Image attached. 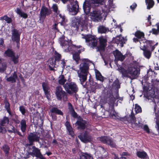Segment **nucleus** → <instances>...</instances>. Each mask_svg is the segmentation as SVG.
Segmentation results:
<instances>
[{"label":"nucleus","mask_w":159,"mask_h":159,"mask_svg":"<svg viewBox=\"0 0 159 159\" xmlns=\"http://www.w3.org/2000/svg\"><path fill=\"white\" fill-rule=\"evenodd\" d=\"M12 36L11 40L13 42H17L20 41V33H19V31L14 29L11 31Z\"/></svg>","instance_id":"dca6fc26"},{"label":"nucleus","mask_w":159,"mask_h":159,"mask_svg":"<svg viewBox=\"0 0 159 159\" xmlns=\"http://www.w3.org/2000/svg\"><path fill=\"white\" fill-rule=\"evenodd\" d=\"M5 54L8 57H11L15 55V52L12 49H8L5 52Z\"/></svg>","instance_id":"e433bc0d"},{"label":"nucleus","mask_w":159,"mask_h":159,"mask_svg":"<svg viewBox=\"0 0 159 159\" xmlns=\"http://www.w3.org/2000/svg\"><path fill=\"white\" fill-rule=\"evenodd\" d=\"M61 61V67H62L63 68H64L65 67V66H66V63L64 59L62 60Z\"/></svg>","instance_id":"338daca9"},{"label":"nucleus","mask_w":159,"mask_h":159,"mask_svg":"<svg viewBox=\"0 0 159 159\" xmlns=\"http://www.w3.org/2000/svg\"><path fill=\"white\" fill-rule=\"evenodd\" d=\"M9 122V120L8 117L5 116L3 119L1 121V125L2 126H4L6 124H8Z\"/></svg>","instance_id":"c03bdc74"},{"label":"nucleus","mask_w":159,"mask_h":159,"mask_svg":"<svg viewBox=\"0 0 159 159\" xmlns=\"http://www.w3.org/2000/svg\"><path fill=\"white\" fill-rule=\"evenodd\" d=\"M69 42L68 41L65 40V41H64V42H63L61 43L60 44L62 46H66V47H67L68 46V48L69 46H72V45L70 46L69 45Z\"/></svg>","instance_id":"5fc2aeb1"},{"label":"nucleus","mask_w":159,"mask_h":159,"mask_svg":"<svg viewBox=\"0 0 159 159\" xmlns=\"http://www.w3.org/2000/svg\"><path fill=\"white\" fill-rule=\"evenodd\" d=\"M70 114L72 115V116L75 118H76L77 117L78 115L77 114L75 111H73L71 112L70 113Z\"/></svg>","instance_id":"052dcab7"},{"label":"nucleus","mask_w":159,"mask_h":159,"mask_svg":"<svg viewBox=\"0 0 159 159\" xmlns=\"http://www.w3.org/2000/svg\"><path fill=\"white\" fill-rule=\"evenodd\" d=\"M80 23V26L82 28L83 30H85L87 29L88 22L87 20L85 19L82 20V21Z\"/></svg>","instance_id":"2f4dec72"},{"label":"nucleus","mask_w":159,"mask_h":159,"mask_svg":"<svg viewBox=\"0 0 159 159\" xmlns=\"http://www.w3.org/2000/svg\"><path fill=\"white\" fill-rule=\"evenodd\" d=\"M65 36L64 35L61 36V37L59 38V41L60 42V44L62 43L63 42L65 41Z\"/></svg>","instance_id":"e2e57ef3"},{"label":"nucleus","mask_w":159,"mask_h":159,"mask_svg":"<svg viewBox=\"0 0 159 159\" xmlns=\"http://www.w3.org/2000/svg\"><path fill=\"white\" fill-rule=\"evenodd\" d=\"M114 55L117 61H123L128 54L130 56L131 54L129 52H127L125 55H123L122 53L118 50H116L114 53Z\"/></svg>","instance_id":"4468645a"},{"label":"nucleus","mask_w":159,"mask_h":159,"mask_svg":"<svg viewBox=\"0 0 159 159\" xmlns=\"http://www.w3.org/2000/svg\"><path fill=\"white\" fill-rule=\"evenodd\" d=\"M6 132V130L5 128L0 126V133H4Z\"/></svg>","instance_id":"69168bd1"},{"label":"nucleus","mask_w":159,"mask_h":159,"mask_svg":"<svg viewBox=\"0 0 159 159\" xmlns=\"http://www.w3.org/2000/svg\"><path fill=\"white\" fill-rule=\"evenodd\" d=\"M16 12L20 17H23L24 19H26L28 17L27 14L23 11H22V10L18 8L16 9Z\"/></svg>","instance_id":"c85d7f7f"},{"label":"nucleus","mask_w":159,"mask_h":159,"mask_svg":"<svg viewBox=\"0 0 159 159\" xmlns=\"http://www.w3.org/2000/svg\"><path fill=\"white\" fill-rule=\"evenodd\" d=\"M79 66V71L78 72V75L81 84L84 86L85 82L87 79V76L89 73V62L90 60L88 59H84Z\"/></svg>","instance_id":"f03ea898"},{"label":"nucleus","mask_w":159,"mask_h":159,"mask_svg":"<svg viewBox=\"0 0 159 159\" xmlns=\"http://www.w3.org/2000/svg\"><path fill=\"white\" fill-rule=\"evenodd\" d=\"M63 87L66 92L70 94L76 93L79 90L77 85L73 82L66 83L63 85Z\"/></svg>","instance_id":"20e7f679"},{"label":"nucleus","mask_w":159,"mask_h":159,"mask_svg":"<svg viewBox=\"0 0 159 159\" xmlns=\"http://www.w3.org/2000/svg\"><path fill=\"white\" fill-rule=\"evenodd\" d=\"M134 34L135 36L138 38H139L140 39L145 38V34L143 32L141 31L140 30H137L135 33Z\"/></svg>","instance_id":"c756f323"},{"label":"nucleus","mask_w":159,"mask_h":159,"mask_svg":"<svg viewBox=\"0 0 159 159\" xmlns=\"http://www.w3.org/2000/svg\"><path fill=\"white\" fill-rule=\"evenodd\" d=\"M104 98L107 102L109 105L108 111L109 115L112 117L116 116V112L114 109V103L116 98L113 96L112 89L107 88L104 90Z\"/></svg>","instance_id":"f257e3e1"},{"label":"nucleus","mask_w":159,"mask_h":159,"mask_svg":"<svg viewBox=\"0 0 159 159\" xmlns=\"http://www.w3.org/2000/svg\"><path fill=\"white\" fill-rule=\"evenodd\" d=\"M71 11L74 13V15H76L79 11V5L76 0L72 3V7L70 8Z\"/></svg>","instance_id":"6ab92c4d"},{"label":"nucleus","mask_w":159,"mask_h":159,"mask_svg":"<svg viewBox=\"0 0 159 159\" xmlns=\"http://www.w3.org/2000/svg\"><path fill=\"white\" fill-rule=\"evenodd\" d=\"M68 50L72 55L73 59L75 61L76 64H78L80 60V54L81 52L84 51V48L81 45L76 46L72 44L71 46H69Z\"/></svg>","instance_id":"7ed1b4c3"},{"label":"nucleus","mask_w":159,"mask_h":159,"mask_svg":"<svg viewBox=\"0 0 159 159\" xmlns=\"http://www.w3.org/2000/svg\"><path fill=\"white\" fill-rule=\"evenodd\" d=\"M128 74L131 75V79H134L137 78L140 74V69L136 66H130L128 68Z\"/></svg>","instance_id":"423d86ee"},{"label":"nucleus","mask_w":159,"mask_h":159,"mask_svg":"<svg viewBox=\"0 0 159 159\" xmlns=\"http://www.w3.org/2000/svg\"><path fill=\"white\" fill-rule=\"evenodd\" d=\"M145 2L147 5V9H150L154 5V2L153 0H145Z\"/></svg>","instance_id":"7c9ffc66"},{"label":"nucleus","mask_w":159,"mask_h":159,"mask_svg":"<svg viewBox=\"0 0 159 159\" xmlns=\"http://www.w3.org/2000/svg\"><path fill=\"white\" fill-rule=\"evenodd\" d=\"M135 110L136 113H139L142 112L141 107L138 104L135 105Z\"/></svg>","instance_id":"3c124183"},{"label":"nucleus","mask_w":159,"mask_h":159,"mask_svg":"<svg viewBox=\"0 0 159 159\" xmlns=\"http://www.w3.org/2000/svg\"><path fill=\"white\" fill-rule=\"evenodd\" d=\"M19 110L23 115H25L26 113V109L23 106H21L20 107Z\"/></svg>","instance_id":"864d4df0"},{"label":"nucleus","mask_w":159,"mask_h":159,"mask_svg":"<svg viewBox=\"0 0 159 159\" xmlns=\"http://www.w3.org/2000/svg\"><path fill=\"white\" fill-rule=\"evenodd\" d=\"M136 155L138 157L141 158L143 159H148L149 157L146 153V152L144 151H138L136 152Z\"/></svg>","instance_id":"b1692460"},{"label":"nucleus","mask_w":159,"mask_h":159,"mask_svg":"<svg viewBox=\"0 0 159 159\" xmlns=\"http://www.w3.org/2000/svg\"><path fill=\"white\" fill-rule=\"evenodd\" d=\"M52 13V11L50 9L45 6H43L40 10V20L42 19L44 20L46 16L50 15Z\"/></svg>","instance_id":"f8f14e48"},{"label":"nucleus","mask_w":159,"mask_h":159,"mask_svg":"<svg viewBox=\"0 0 159 159\" xmlns=\"http://www.w3.org/2000/svg\"><path fill=\"white\" fill-rule=\"evenodd\" d=\"M92 19L95 22H98L101 19V12L99 11H93L91 13Z\"/></svg>","instance_id":"f3484780"},{"label":"nucleus","mask_w":159,"mask_h":159,"mask_svg":"<svg viewBox=\"0 0 159 159\" xmlns=\"http://www.w3.org/2000/svg\"><path fill=\"white\" fill-rule=\"evenodd\" d=\"M7 67V64L6 62L1 63V65H0V72H3L6 70Z\"/></svg>","instance_id":"79ce46f5"},{"label":"nucleus","mask_w":159,"mask_h":159,"mask_svg":"<svg viewBox=\"0 0 159 159\" xmlns=\"http://www.w3.org/2000/svg\"><path fill=\"white\" fill-rule=\"evenodd\" d=\"M7 131L9 133H14L15 134L17 129H16L14 126L12 125H10L7 127Z\"/></svg>","instance_id":"37998d69"},{"label":"nucleus","mask_w":159,"mask_h":159,"mask_svg":"<svg viewBox=\"0 0 159 159\" xmlns=\"http://www.w3.org/2000/svg\"><path fill=\"white\" fill-rule=\"evenodd\" d=\"M42 85L46 97L47 99L49 100L51 97V95L50 93V88L48 83L45 82H43Z\"/></svg>","instance_id":"2eb2a0df"},{"label":"nucleus","mask_w":159,"mask_h":159,"mask_svg":"<svg viewBox=\"0 0 159 159\" xmlns=\"http://www.w3.org/2000/svg\"><path fill=\"white\" fill-rule=\"evenodd\" d=\"M107 30L108 29L102 25H99L98 28V33L101 34L105 33Z\"/></svg>","instance_id":"72a5a7b5"},{"label":"nucleus","mask_w":159,"mask_h":159,"mask_svg":"<svg viewBox=\"0 0 159 159\" xmlns=\"http://www.w3.org/2000/svg\"><path fill=\"white\" fill-rule=\"evenodd\" d=\"M9 148L7 145H4L3 146V150L5 154L8 156L9 153Z\"/></svg>","instance_id":"de8ad7c7"},{"label":"nucleus","mask_w":159,"mask_h":159,"mask_svg":"<svg viewBox=\"0 0 159 159\" xmlns=\"http://www.w3.org/2000/svg\"><path fill=\"white\" fill-rule=\"evenodd\" d=\"M100 140L104 144L110 146L111 148H116V145L112 138L107 136H103L100 137Z\"/></svg>","instance_id":"6e6552de"},{"label":"nucleus","mask_w":159,"mask_h":159,"mask_svg":"<svg viewBox=\"0 0 159 159\" xmlns=\"http://www.w3.org/2000/svg\"><path fill=\"white\" fill-rule=\"evenodd\" d=\"M113 41L117 44H120L121 47H122L124 46V44L125 43L126 40L123 37L121 36H117L114 39Z\"/></svg>","instance_id":"a211bd4d"},{"label":"nucleus","mask_w":159,"mask_h":159,"mask_svg":"<svg viewBox=\"0 0 159 159\" xmlns=\"http://www.w3.org/2000/svg\"><path fill=\"white\" fill-rule=\"evenodd\" d=\"M143 129L144 130L146 131L147 133H150L149 128L147 125H144L143 126Z\"/></svg>","instance_id":"bf43d9fd"},{"label":"nucleus","mask_w":159,"mask_h":159,"mask_svg":"<svg viewBox=\"0 0 159 159\" xmlns=\"http://www.w3.org/2000/svg\"><path fill=\"white\" fill-rule=\"evenodd\" d=\"M4 103H5V107L7 110V112L10 115H11V109L10 107V104L8 101L6 100L4 101Z\"/></svg>","instance_id":"ea45409f"},{"label":"nucleus","mask_w":159,"mask_h":159,"mask_svg":"<svg viewBox=\"0 0 159 159\" xmlns=\"http://www.w3.org/2000/svg\"><path fill=\"white\" fill-rule=\"evenodd\" d=\"M140 39L138 38H133V41L135 43H137L138 42H139V43H140L141 42V40H140Z\"/></svg>","instance_id":"680f3d73"},{"label":"nucleus","mask_w":159,"mask_h":159,"mask_svg":"<svg viewBox=\"0 0 159 159\" xmlns=\"http://www.w3.org/2000/svg\"><path fill=\"white\" fill-rule=\"evenodd\" d=\"M78 137L80 140L84 143H90L93 140L92 136L87 131H85L83 133L81 134Z\"/></svg>","instance_id":"1a4fd4ad"},{"label":"nucleus","mask_w":159,"mask_h":159,"mask_svg":"<svg viewBox=\"0 0 159 159\" xmlns=\"http://www.w3.org/2000/svg\"><path fill=\"white\" fill-rule=\"evenodd\" d=\"M141 50L143 51V54L144 57L147 59H149L151 56L152 52L151 51L146 49V48L142 49L140 48Z\"/></svg>","instance_id":"393cba45"},{"label":"nucleus","mask_w":159,"mask_h":159,"mask_svg":"<svg viewBox=\"0 0 159 159\" xmlns=\"http://www.w3.org/2000/svg\"><path fill=\"white\" fill-rule=\"evenodd\" d=\"M65 125L68 131L69 134L71 136H73L74 135V133L73 130V128L69 121H67L65 123Z\"/></svg>","instance_id":"4be33fe9"},{"label":"nucleus","mask_w":159,"mask_h":159,"mask_svg":"<svg viewBox=\"0 0 159 159\" xmlns=\"http://www.w3.org/2000/svg\"><path fill=\"white\" fill-rule=\"evenodd\" d=\"M113 84H114L118 88L119 87H120L119 81L117 79L114 81V82H113Z\"/></svg>","instance_id":"0e129e2a"},{"label":"nucleus","mask_w":159,"mask_h":159,"mask_svg":"<svg viewBox=\"0 0 159 159\" xmlns=\"http://www.w3.org/2000/svg\"><path fill=\"white\" fill-rule=\"evenodd\" d=\"M95 72L97 80L102 82H103L104 80V77L102 76L100 72L96 69L95 70Z\"/></svg>","instance_id":"a878e982"},{"label":"nucleus","mask_w":159,"mask_h":159,"mask_svg":"<svg viewBox=\"0 0 159 159\" xmlns=\"http://www.w3.org/2000/svg\"><path fill=\"white\" fill-rule=\"evenodd\" d=\"M50 111L52 113H55L56 114L61 115V116L63 115V112L61 110L58 109L57 107H52L50 110Z\"/></svg>","instance_id":"cd10ccee"},{"label":"nucleus","mask_w":159,"mask_h":159,"mask_svg":"<svg viewBox=\"0 0 159 159\" xmlns=\"http://www.w3.org/2000/svg\"><path fill=\"white\" fill-rule=\"evenodd\" d=\"M5 20L8 23H10L12 22V20L10 17H8L7 15H6Z\"/></svg>","instance_id":"6e6d98bb"},{"label":"nucleus","mask_w":159,"mask_h":159,"mask_svg":"<svg viewBox=\"0 0 159 159\" xmlns=\"http://www.w3.org/2000/svg\"><path fill=\"white\" fill-rule=\"evenodd\" d=\"M91 6L89 3L84 1L83 5V9L84 12L86 15L88 14L90 11Z\"/></svg>","instance_id":"412c9836"},{"label":"nucleus","mask_w":159,"mask_h":159,"mask_svg":"<svg viewBox=\"0 0 159 159\" xmlns=\"http://www.w3.org/2000/svg\"><path fill=\"white\" fill-rule=\"evenodd\" d=\"M155 42L152 40L144 39H141L140 43V48L143 49L146 48V49H148L151 48V50L153 51L155 49V47L154 44Z\"/></svg>","instance_id":"39448f33"},{"label":"nucleus","mask_w":159,"mask_h":159,"mask_svg":"<svg viewBox=\"0 0 159 159\" xmlns=\"http://www.w3.org/2000/svg\"><path fill=\"white\" fill-rule=\"evenodd\" d=\"M53 11L57 14L59 13V11H58V7L57 4H53L52 7Z\"/></svg>","instance_id":"a18cd8bd"},{"label":"nucleus","mask_w":159,"mask_h":159,"mask_svg":"<svg viewBox=\"0 0 159 159\" xmlns=\"http://www.w3.org/2000/svg\"><path fill=\"white\" fill-rule=\"evenodd\" d=\"M11 59L15 64H16L19 62L18 57V56H16L15 55L11 57Z\"/></svg>","instance_id":"8fccbe9b"},{"label":"nucleus","mask_w":159,"mask_h":159,"mask_svg":"<svg viewBox=\"0 0 159 159\" xmlns=\"http://www.w3.org/2000/svg\"><path fill=\"white\" fill-rule=\"evenodd\" d=\"M72 24L74 27L78 28L79 26H80L79 20L76 18H75L73 20Z\"/></svg>","instance_id":"a19ab883"},{"label":"nucleus","mask_w":159,"mask_h":159,"mask_svg":"<svg viewBox=\"0 0 159 159\" xmlns=\"http://www.w3.org/2000/svg\"><path fill=\"white\" fill-rule=\"evenodd\" d=\"M39 138L40 134L39 133L37 132L30 133L27 138L29 143L27 144V145L31 146L33 145L34 142H39Z\"/></svg>","instance_id":"0eeeda50"},{"label":"nucleus","mask_w":159,"mask_h":159,"mask_svg":"<svg viewBox=\"0 0 159 159\" xmlns=\"http://www.w3.org/2000/svg\"><path fill=\"white\" fill-rule=\"evenodd\" d=\"M149 33H152L153 34H154L157 35L159 34V30H158V29L157 28V29L154 28H153L151 30L149 31Z\"/></svg>","instance_id":"09e8293b"},{"label":"nucleus","mask_w":159,"mask_h":159,"mask_svg":"<svg viewBox=\"0 0 159 159\" xmlns=\"http://www.w3.org/2000/svg\"><path fill=\"white\" fill-rule=\"evenodd\" d=\"M80 159H91V156L90 154L87 153L82 152L80 156Z\"/></svg>","instance_id":"f704fd0d"},{"label":"nucleus","mask_w":159,"mask_h":159,"mask_svg":"<svg viewBox=\"0 0 159 159\" xmlns=\"http://www.w3.org/2000/svg\"><path fill=\"white\" fill-rule=\"evenodd\" d=\"M68 109L70 113L75 111L74 107L70 102H69L68 104Z\"/></svg>","instance_id":"603ef678"},{"label":"nucleus","mask_w":159,"mask_h":159,"mask_svg":"<svg viewBox=\"0 0 159 159\" xmlns=\"http://www.w3.org/2000/svg\"><path fill=\"white\" fill-rule=\"evenodd\" d=\"M16 80H18V78L16 72L15 71L11 76L6 79L7 82H11L12 83H14L16 82Z\"/></svg>","instance_id":"5701e85b"},{"label":"nucleus","mask_w":159,"mask_h":159,"mask_svg":"<svg viewBox=\"0 0 159 159\" xmlns=\"http://www.w3.org/2000/svg\"><path fill=\"white\" fill-rule=\"evenodd\" d=\"M92 83V84H93L92 85H92L91 86H90L91 87H92V88L91 89H92V88H93V91L95 90V89H96V86L97 85V84L96 82H92V83L91 82L90 83V85H92V84H91Z\"/></svg>","instance_id":"13d9d810"},{"label":"nucleus","mask_w":159,"mask_h":159,"mask_svg":"<svg viewBox=\"0 0 159 159\" xmlns=\"http://www.w3.org/2000/svg\"><path fill=\"white\" fill-rule=\"evenodd\" d=\"M99 46L98 47V51H104L107 45V40L103 36H101L98 38Z\"/></svg>","instance_id":"ddd939ff"},{"label":"nucleus","mask_w":159,"mask_h":159,"mask_svg":"<svg viewBox=\"0 0 159 159\" xmlns=\"http://www.w3.org/2000/svg\"><path fill=\"white\" fill-rule=\"evenodd\" d=\"M77 121H86L85 120H84L83 118L80 116H77Z\"/></svg>","instance_id":"774afa93"},{"label":"nucleus","mask_w":159,"mask_h":159,"mask_svg":"<svg viewBox=\"0 0 159 159\" xmlns=\"http://www.w3.org/2000/svg\"><path fill=\"white\" fill-rule=\"evenodd\" d=\"M55 94L58 100L61 101L62 98H67L66 93L63 90L60 86H58L56 87Z\"/></svg>","instance_id":"9d476101"},{"label":"nucleus","mask_w":159,"mask_h":159,"mask_svg":"<svg viewBox=\"0 0 159 159\" xmlns=\"http://www.w3.org/2000/svg\"><path fill=\"white\" fill-rule=\"evenodd\" d=\"M86 121H76L75 123L76 126H77V128L78 129L84 130L86 128Z\"/></svg>","instance_id":"aec40b11"},{"label":"nucleus","mask_w":159,"mask_h":159,"mask_svg":"<svg viewBox=\"0 0 159 159\" xmlns=\"http://www.w3.org/2000/svg\"><path fill=\"white\" fill-rule=\"evenodd\" d=\"M20 124L21 125V129L23 132L24 133L25 131L27 126L25 120L24 119L22 120L20 122Z\"/></svg>","instance_id":"4c0bfd02"},{"label":"nucleus","mask_w":159,"mask_h":159,"mask_svg":"<svg viewBox=\"0 0 159 159\" xmlns=\"http://www.w3.org/2000/svg\"><path fill=\"white\" fill-rule=\"evenodd\" d=\"M84 38L85 39L86 41L89 43V46L93 47L97 46V40L94 36L91 34H88L85 36Z\"/></svg>","instance_id":"9b49d317"},{"label":"nucleus","mask_w":159,"mask_h":159,"mask_svg":"<svg viewBox=\"0 0 159 159\" xmlns=\"http://www.w3.org/2000/svg\"><path fill=\"white\" fill-rule=\"evenodd\" d=\"M58 16H57L58 20L59 22L61 24H64L66 22V18L64 15H62L61 14H57Z\"/></svg>","instance_id":"c9c22d12"},{"label":"nucleus","mask_w":159,"mask_h":159,"mask_svg":"<svg viewBox=\"0 0 159 159\" xmlns=\"http://www.w3.org/2000/svg\"><path fill=\"white\" fill-rule=\"evenodd\" d=\"M65 78V76L61 74L59 76L58 78V82L60 84L64 85L65 84V83L66 82V80Z\"/></svg>","instance_id":"473e14b6"},{"label":"nucleus","mask_w":159,"mask_h":159,"mask_svg":"<svg viewBox=\"0 0 159 159\" xmlns=\"http://www.w3.org/2000/svg\"><path fill=\"white\" fill-rule=\"evenodd\" d=\"M33 149L32 151L33 154L35 155L38 158H40V150L36 148L35 147H32Z\"/></svg>","instance_id":"58836bf2"},{"label":"nucleus","mask_w":159,"mask_h":159,"mask_svg":"<svg viewBox=\"0 0 159 159\" xmlns=\"http://www.w3.org/2000/svg\"><path fill=\"white\" fill-rule=\"evenodd\" d=\"M130 120L131 121L135 122L136 121V118L134 115V114L133 112V113H131V115L130 116Z\"/></svg>","instance_id":"4d7b16f0"},{"label":"nucleus","mask_w":159,"mask_h":159,"mask_svg":"<svg viewBox=\"0 0 159 159\" xmlns=\"http://www.w3.org/2000/svg\"><path fill=\"white\" fill-rule=\"evenodd\" d=\"M61 55L60 54L57 52H56L55 53V61H59L61 58Z\"/></svg>","instance_id":"49530a36"},{"label":"nucleus","mask_w":159,"mask_h":159,"mask_svg":"<svg viewBox=\"0 0 159 159\" xmlns=\"http://www.w3.org/2000/svg\"><path fill=\"white\" fill-rule=\"evenodd\" d=\"M118 70H119L120 72L122 74L123 77H128V74H129L128 69H127V70H126L123 67L121 66L118 68Z\"/></svg>","instance_id":"bb28decb"}]
</instances>
